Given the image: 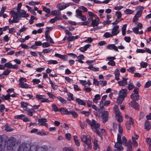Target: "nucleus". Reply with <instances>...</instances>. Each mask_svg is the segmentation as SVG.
Segmentation results:
<instances>
[{"label":"nucleus","mask_w":151,"mask_h":151,"mask_svg":"<svg viewBox=\"0 0 151 151\" xmlns=\"http://www.w3.org/2000/svg\"><path fill=\"white\" fill-rule=\"evenodd\" d=\"M74 5V4L73 3H66L65 5H61L60 4H58L57 7L58 8L59 10L60 11H61L65 9L66 8L70 6H72Z\"/></svg>","instance_id":"9d476101"},{"label":"nucleus","mask_w":151,"mask_h":151,"mask_svg":"<svg viewBox=\"0 0 151 151\" xmlns=\"http://www.w3.org/2000/svg\"><path fill=\"white\" fill-rule=\"evenodd\" d=\"M93 40V39L91 37H89L87 39L85 40L84 42L86 43H90Z\"/></svg>","instance_id":"e2e57ef3"},{"label":"nucleus","mask_w":151,"mask_h":151,"mask_svg":"<svg viewBox=\"0 0 151 151\" xmlns=\"http://www.w3.org/2000/svg\"><path fill=\"white\" fill-rule=\"evenodd\" d=\"M101 99L100 96L99 94H96L94 96V98L93 99V101L94 103L96 104L98 102V101Z\"/></svg>","instance_id":"2f4dec72"},{"label":"nucleus","mask_w":151,"mask_h":151,"mask_svg":"<svg viewBox=\"0 0 151 151\" xmlns=\"http://www.w3.org/2000/svg\"><path fill=\"white\" fill-rule=\"evenodd\" d=\"M10 13L12 14H14L17 19L19 20L21 18H27L29 17V14L26 13L25 11L24 10H21V11H17L16 12L14 11H11Z\"/></svg>","instance_id":"20e7f679"},{"label":"nucleus","mask_w":151,"mask_h":151,"mask_svg":"<svg viewBox=\"0 0 151 151\" xmlns=\"http://www.w3.org/2000/svg\"><path fill=\"white\" fill-rule=\"evenodd\" d=\"M127 90L126 88L122 89L121 90L119 93V95L124 98L126 97L127 95Z\"/></svg>","instance_id":"2eb2a0df"},{"label":"nucleus","mask_w":151,"mask_h":151,"mask_svg":"<svg viewBox=\"0 0 151 151\" xmlns=\"http://www.w3.org/2000/svg\"><path fill=\"white\" fill-rule=\"evenodd\" d=\"M19 85L20 87L22 88H30V86L26 83H21L19 84Z\"/></svg>","instance_id":"cd10ccee"},{"label":"nucleus","mask_w":151,"mask_h":151,"mask_svg":"<svg viewBox=\"0 0 151 151\" xmlns=\"http://www.w3.org/2000/svg\"><path fill=\"white\" fill-rule=\"evenodd\" d=\"M119 26L118 25L114 26L112 29L111 33L113 36L116 35L120 32V30L119 29Z\"/></svg>","instance_id":"9b49d317"},{"label":"nucleus","mask_w":151,"mask_h":151,"mask_svg":"<svg viewBox=\"0 0 151 151\" xmlns=\"http://www.w3.org/2000/svg\"><path fill=\"white\" fill-rule=\"evenodd\" d=\"M139 138V136L135 133H134V136L132 137V144L135 147L137 146L138 144L136 140L138 139Z\"/></svg>","instance_id":"ddd939ff"},{"label":"nucleus","mask_w":151,"mask_h":151,"mask_svg":"<svg viewBox=\"0 0 151 151\" xmlns=\"http://www.w3.org/2000/svg\"><path fill=\"white\" fill-rule=\"evenodd\" d=\"M115 117L117 121L119 123L123 122V119L122 117V114L121 113L116 114Z\"/></svg>","instance_id":"5701e85b"},{"label":"nucleus","mask_w":151,"mask_h":151,"mask_svg":"<svg viewBox=\"0 0 151 151\" xmlns=\"http://www.w3.org/2000/svg\"><path fill=\"white\" fill-rule=\"evenodd\" d=\"M133 119L132 118H130L129 121L127 122L126 123L127 128L128 130H130L131 127L133 126Z\"/></svg>","instance_id":"aec40b11"},{"label":"nucleus","mask_w":151,"mask_h":151,"mask_svg":"<svg viewBox=\"0 0 151 151\" xmlns=\"http://www.w3.org/2000/svg\"><path fill=\"white\" fill-rule=\"evenodd\" d=\"M10 94L8 93L6 95H3L0 97L1 99L3 100H9L10 102L13 103V101L10 98Z\"/></svg>","instance_id":"f3484780"},{"label":"nucleus","mask_w":151,"mask_h":151,"mask_svg":"<svg viewBox=\"0 0 151 151\" xmlns=\"http://www.w3.org/2000/svg\"><path fill=\"white\" fill-rule=\"evenodd\" d=\"M43 10L47 14H50V9L45 6H44L43 8Z\"/></svg>","instance_id":"13d9d810"},{"label":"nucleus","mask_w":151,"mask_h":151,"mask_svg":"<svg viewBox=\"0 0 151 151\" xmlns=\"http://www.w3.org/2000/svg\"><path fill=\"white\" fill-rule=\"evenodd\" d=\"M120 73L118 69H116L115 70V79L119 81V78Z\"/></svg>","instance_id":"f704fd0d"},{"label":"nucleus","mask_w":151,"mask_h":151,"mask_svg":"<svg viewBox=\"0 0 151 151\" xmlns=\"http://www.w3.org/2000/svg\"><path fill=\"white\" fill-rule=\"evenodd\" d=\"M127 27V24H125L123 25L122 28V35L123 36H124L126 35Z\"/></svg>","instance_id":"72a5a7b5"},{"label":"nucleus","mask_w":151,"mask_h":151,"mask_svg":"<svg viewBox=\"0 0 151 151\" xmlns=\"http://www.w3.org/2000/svg\"><path fill=\"white\" fill-rule=\"evenodd\" d=\"M8 110V109L6 108L4 104H1L0 105V112H2L4 111L6 112Z\"/></svg>","instance_id":"37998d69"},{"label":"nucleus","mask_w":151,"mask_h":151,"mask_svg":"<svg viewBox=\"0 0 151 151\" xmlns=\"http://www.w3.org/2000/svg\"><path fill=\"white\" fill-rule=\"evenodd\" d=\"M47 121V119L45 118H41L38 120L39 123L40 125L47 127L48 124L46 123Z\"/></svg>","instance_id":"6ab92c4d"},{"label":"nucleus","mask_w":151,"mask_h":151,"mask_svg":"<svg viewBox=\"0 0 151 151\" xmlns=\"http://www.w3.org/2000/svg\"><path fill=\"white\" fill-rule=\"evenodd\" d=\"M27 79L23 77L20 78L19 80V84L21 83H24V82L27 81Z\"/></svg>","instance_id":"864d4df0"},{"label":"nucleus","mask_w":151,"mask_h":151,"mask_svg":"<svg viewBox=\"0 0 151 151\" xmlns=\"http://www.w3.org/2000/svg\"><path fill=\"white\" fill-rule=\"evenodd\" d=\"M59 111L61 112L62 114L69 115V111H68L65 108H61L59 109Z\"/></svg>","instance_id":"bb28decb"},{"label":"nucleus","mask_w":151,"mask_h":151,"mask_svg":"<svg viewBox=\"0 0 151 151\" xmlns=\"http://www.w3.org/2000/svg\"><path fill=\"white\" fill-rule=\"evenodd\" d=\"M124 12L126 14H131L133 13L134 11L127 9L124 11Z\"/></svg>","instance_id":"c03bdc74"},{"label":"nucleus","mask_w":151,"mask_h":151,"mask_svg":"<svg viewBox=\"0 0 151 151\" xmlns=\"http://www.w3.org/2000/svg\"><path fill=\"white\" fill-rule=\"evenodd\" d=\"M76 16L77 18H78L80 17H81L82 14V12L81 10L77 9L76 11Z\"/></svg>","instance_id":"4c0bfd02"},{"label":"nucleus","mask_w":151,"mask_h":151,"mask_svg":"<svg viewBox=\"0 0 151 151\" xmlns=\"http://www.w3.org/2000/svg\"><path fill=\"white\" fill-rule=\"evenodd\" d=\"M46 29H47L46 30L45 33V37L46 40L47 41H49L51 43L54 44V42L50 36H49V30L50 31H51L52 29V27H46Z\"/></svg>","instance_id":"6e6552de"},{"label":"nucleus","mask_w":151,"mask_h":151,"mask_svg":"<svg viewBox=\"0 0 151 151\" xmlns=\"http://www.w3.org/2000/svg\"><path fill=\"white\" fill-rule=\"evenodd\" d=\"M127 78H124L122 80L119 81L118 83L120 86H125L127 84Z\"/></svg>","instance_id":"a211bd4d"},{"label":"nucleus","mask_w":151,"mask_h":151,"mask_svg":"<svg viewBox=\"0 0 151 151\" xmlns=\"http://www.w3.org/2000/svg\"><path fill=\"white\" fill-rule=\"evenodd\" d=\"M129 106L133 107L136 110H139V108L138 104H129Z\"/></svg>","instance_id":"5fc2aeb1"},{"label":"nucleus","mask_w":151,"mask_h":151,"mask_svg":"<svg viewBox=\"0 0 151 151\" xmlns=\"http://www.w3.org/2000/svg\"><path fill=\"white\" fill-rule=\"evenodd\" d=\"M69 113V115L71 114L73 117H76L78 116L77 114L73 110H70Z\"/></svg>","instance_id":"49530a36"},{"label":"nucleus","mask_w":151,"mask_h":151,"mask_svg":"<svg viewBox=\"0 0 151 151\" xmlns=\"http://www.w3.org/2000/svg\"><path fill=\"white\" fill-rule=\"evenodd\" d=\"M125 145L127 146V151H131L132 149V145L128 143L126 145Z\"/></svg>","instance_id":"052dcab7"},{"label":"nucleus","mask_w":151,"mask_h":151,"mask_svg":"<svg viewBox=\"0 0 151 151\" xmlns=\"http://www.w3.org/2000/svg\"><path fill=\"white\" fill-rule=\"evenodd\" d=\"M95 18L94 19H93L91 24L93 27L98 26L99 24L100 21L99 18L97 16H96Z\"/></svg>","instance_id":"dca6fc26"},{"label":"nucleus","mask_w":151,"mask_h":151,"mask_svg":"<svg viewBox=\"0 0 151 151\" xmlns=\"http://www.w3.org/2000/svg\"><path fill=\"white\" fill-rule=\"evenodd\" d=\"M47 149V147L45 145L38 147L36 145H33L31 146L30 145L29 151H45Z\"/></svg>","instance_id":"423d86ee"},{"label":"nucleus","mask_w":151,"mask_h":151,"mask_svg":"<svg viewBox=\"0 0 151 151\" xmlns=\"http://www.w3.org/2000/svg\"><path fill=\"white\" fill-rule=\"evenodd\" d=\"M78 122L79 124L82 129H84L85 127H87V125L86 121H84L82 122L81 120H79Z\"/></svg>","instance_id":"c85d7f7f"},{"label":"nucleus","mask_w":151,"mask_h":151,"mask_svg":"<svg viewBox=\"0 0 151 151\" xmlns=\"http://www.w3.org/2000/svg\"><path fill=\"white\" fill-rule=\"evenodd\" d=\"M150 86H151V81H149L145 83L144 87L145 88H148Z\"/></svg>","instance_id":"bf43d9fd"},{"label":"nucleus","mask_w":151,"mask_h":151,"mask_svg":"<svg viewBox=\"0 0 151 151\" xmlns=\"http://www.w3.org/2000/svg\"><path fill=\"white\" fill-rule=\"evenodd\" d=\"M12 15V16L13 17V19L11 20V19H9V23L10 24L13 23H17L19 22V20L17 19L15 15L14 14Z\"/></svg>","instance_id":"393cba45"},{"label":"nucleus","mask_w":151,"mask_h":151,"mask_svg":"<svg viewBox=\"0 0 151 151\" xmlns=\"http://www.w3.org/2000/svg\"><path fill=\"white\" fill-rule=\"evenodd\" d=\"M6 6H2L0 12V17H1L4 14L5 10L6 9Z\"/></svg>","instance_id":"4d7b16f0"},{"label":"nucleus","mask_w":151,"mask_h":151,"mask_svg":"<svg viewBox=\"0 0 151 151\" xmlns=\"http://www.w3.org/2000/svg\"><path fill=\"white\" fill-rule=\"evenodd\" d=\"M103 36L106 38H108L111 37L113 36L112 34H111L109 32H106L104 33Z\"/></svg>","instance_id":"09e8293b"},{"label":"nucleus","mask_w":151,"mask_h":151,"mask_svg":"<svg viewBox=\"0 0 151 151\" xmlns=\"http://www.w3.org/2000/svg\"><path fill=\"white\" fill-rule=\"evenodd\" d=\"M78 38V35H76L75 36H68L67 38V40L69 42L74 41L76 39H77Z\"/></svg>","instance_id":"a878e982"},{"label":"nucleus","mask_w":151,"mask_h":151,"mask_svg":"<svg viewBox=\"0 0 151 151\" xmlns=\"http://www.w3.org/2000/svg\"><path fill=\"white\" fill-rule=\"evenodd\" d=\"M87 122L91 126L92 130L95 132L98 135L100 136L101 134L98 130L100 128V125L94 119L91 121L89 119L86 120Z\"/></svg>","instance_id":"7ed1b4c3"},{"label":"nucleus","mask_w":151,"mask_h":151,"mask_svg":"<svg viewBox=\"0 0 151 151\" xmlns=\"http://www.w3.org/2000/svg\"><path fill=\"white\" fill-rule=\"evenodd\" d=\"M49 83L51 85V86L52 88L54 90L57 89L58 88V86L57 85H54L52 81L50 79V78H49Z\"/></svg>","instance_id":"c9c22d12"},{"label":"nucleus","mask_w":151,"mask_h":151,"mask_svg":"<svg viewBox=\"0 0 151 151\" xmlns=\"http://www.w3.org/2000/svg\"><path fill=\"white\" fill-rule=\"evenodd\" d=\"M58 100L63 104H65L66 103V101L63 98L59 96L58 98Z\"/></svg>","instance_id":"680f3d73"},{"label":"nucleus","mask_w":151,"mask_h":151,"mask_svg":"<svg viewBox=\"0 0 151 151\" xmlns=\"http://www.w3.org/2000/svg\"><path fill=\"white\" fill-rule=\"evenodd\" d=\"M55 57L59 58L60 59L64 60L66 61L67 60L68 56L65 55H61L60 54L56 53L55 55Z\"/></svg>","instance_id":"412c9836"},{"label":"nucleus","mask_w":151,"mask_h":151,"mask_svg":"<svg viewBox=\"0 0 151 151\" xmlns=\"http://www.w3.org/2000/svg\"><path fill=\"white\" fill-rule=\"evenodd\" d=\"M131 97L133 100V101L131 102V103H132V102H133V103L132 104H138V103H137L136 101L139 99V94H131Z\"/></svg>","instance_id":"f8f14e48"},{"label":"nucleus","mask_w":151,"mask_h":151,"mask_svg":"<svg viewBox=\"0 0 151 151\" xmlns=\"http://www.w3.org/2000/svg\"><path fill=\"white\" fill-rule=\"evenodd\" d=\"M14 117L16 119H22L25 122L30 121L29 119L25 115L23 114L15 115L14 116Z\"/></svg>","instance_id":"1a4fd4ad"},{"label":"nucleus","mask_w":151,"mask_h":151,"mask_svg":"<svg viewBox=\"0 0 151 151\" xmlns=\"http://www.w3.org/2000/svg\"><path fill=\"white\" fill-rule=\"evenodd\" d=\"M46 61L48 62V64L49 65L56 64L58 63V62L56 60H50Z\"/></svg>","instance_id":"79ce46f5"},{"label":"nucleus","mask_w":151,"mask_h":151,"mask_svg":"<svg viewBox=\"0 0 151 151\" xmlns=\"http://www.w3.org/2000/svg\"><path fill=\"white\" fill-rule=\"evenodd\" d=\"M151 128V125L150 122L146 120L144 124V129L147 131L149 130Z\"/></svg>","instance_id":"4be33fe9"},{"label":"nucleus","mask_w":151,"mask_h":151,"mask_svg":"<svg viewBox=\"0 0 151 151\" xmlns=\"http://www.w3.org/2000/svg\"><path fill=\"white\" fill-rule=\"evenodd\" d=\"M118 126H119L118 131H119V133L120 134H118L120 135L121 136V135H122V134L123 132V129H122V127H121V126L120 123L119 124Z\"/></svg>","instance_id":"3c124183"},{"label":"nucleus","mask_w":151,"mask_h":151,"mask_svg":"<svg viewBox=\"0 0 151 151\" xmlns=\"http://www.w3.org/2000/svg\"><path fill=\"white\" fill-rule=\"evenodd\" d=\"M28 105L29 104H21V107L23 108L24 110L28 111L30 109L27 107Z\"/></svg>","instance_id":"8fccbe9b"},{"label":"nucleus","mask_w":151,"mask_h":151,"mask_svg":"<svg viewBox=\"0 0 151 151\" xmlns=\"http://www.w3.org/2000/svg\"><path fill=\"white\" fill-rule=\"evenodd\" d=\"M100 107L101 108L99 109V113L102 114V121L103 123H105L108 119L109 113L107 111H104L103 106H102Z\"/></svg>","instance_id":"39448f33"},{"label":"nucleus","mask_w":151,"mask_h":151,"mask_svg":"<svg viewBox=\"0 0 151 151\" xmlns=\"http://www.w3.org/2000/svg\"><path fill=\"white\" fill-rule=\"evenodd\" d=\"M135 70V68L134 67H131L127 69V71L129 72L133 73Z\"/></svg>","instance_id":"69168bd1"},{"label":"nucleus","mask_w":151,"mask_h":151,"mask_svg":"<svg viewBox=\"0 0 151 151\" xmlns=\"http://www.w3.org/2000/svg\"><path fill=\"white\" fill-rule=\"evenodd\" d=\"M113 110L115 115L121 113L119 107L116 105H114Z\"/></svg>","instance_id":"ea45409f"},{"label":"nucleus","mask_w":151,"mask_h":151,"mask_svg":"<svg viewBox=\"0 0 151 151\" xmlns=\"http://www.w3.org/2000/svg\"><path fill=\"white\" fill-rule=\"evenodd\" d=\"M147 63L144 62L142 61L140 63V65L142 68H145L147 66Z\"/></svg>","instance_id":"6e6d98bb"},{"label":"nucleus","mask_w":151,"mask_h":151,"mask_svg":"<svg viewBox=\"0 0 151 151\" xmlns=\"http://www.w3.org/2000/svg\"><path fill=\"white\" fill-rule=\"evenodd\" d=\"M88 106V107L92 106V108L95 109V110L98 111L99 110V109L101 108L100 107L102 106H103V104H100V106L99 108L97 107L94 104H87Z\"/></svg>","instance_id":"e433bc0d"},{"label":"nucleus","mask_w":151,"mask_h":151,"mask_svg":"<svg viewBox=\"0 0 151 151\" xmlns=\"http://www.w3.org/2000/svg\"><path fill=\"white\" fill-rule=\"evenodd\" d=\"M134 87V86L133 85L132 82H130L128 84V89L131 91L132 90Z\"/></svg>","instance_id":"de8ad7c7"},{"label":"nucleus","mask_w":151,"mask_h":151,"mask_svg":"<svg viewBox=\"0 0 151 151\" xmlns=\"http://www.w3.org/2000/svg\"><path fill=\"white\" fill-rule=\"evenodd\" d=\"M12 65V64L10 63H7L4 64V68L6 67L9 68H11Z\"/></svg>","instance_id":"0e129e2a"},{"label":"nucleus","mask_w":151,"mask_h":151,"mask_svg":"<svg viewBox=\"0 0 151 151\" xmlns=\"http://www.w3.org/2000/svg\"><path fill=\"white\" fill-rule=\"evenodd\" d=\"M14 137L9 138L7 144L8 149L12 148V151H29L30 145L29 144L22 143L20 145L15 142Z\"/></svg>","instance_id":"f257e3e1"},{"label":"nucleus","mask_w":151,"mask_h":151,"mask_svg":"<svg viewBox=\"0 0 151 151\" xmlns=\"http://www.w3.org/2000/svg\"><path fill=\"white\" fill-rule=\"evenodd\" d=\"M76 101L78 104H86V103L85 101L80 99L78 98H76Z\"/></svg>","instance_id":"a19ab883"},{"label":"nucleus","mask_w":151,"mask_h":151,"mask_svg":"<svg viewBox=\"0 0 151 151\" xmlns=\"http://www.w3.org/2000/svg\"><path fill=\"white\" fill-rule=\"evenodd\" d=\"M124 98L121 96H119L117 99L116 103L117 104H122L124 99Z\"/></svg>","instance_id":"58836bf2"},{"label":"nucleus","mask_w":151,"mask_h":151,"mask_svg":"<svg viewBox=\"0 0 151 151\" xmlns=\"http://www.w3.org/2000/svg\"><path fill=\"white\" fill-rule=\"evenodd\" d=\"M10 37H9L7 35H5L3 37V39L1 40V41H3L4 42H7L10 40Z\"/></svg>","instance_id":"603ef678"},{"label":"nucleus","mask_w":151,"mask_h":151,"mask_svg":"<svg viewBox=\"0 0 151 151\" xmlns=\"http://www.w3.org/2000/svg\"><path fill=\"white\" fill-rule=\"evenodd\" d=\"M122 142L121 140V137L120 135L117 134V142L114 145V147L119 150H123L122 147Z\"/></svg>","instance_id":"0eeeda50"},{"label":"nucleus","mask_w":151,"mask_h":151,"mask_svg":"<svg viewBox=\"0 0 151 151\" xmlns=\"http://www.w3.org/2000/svg\"><path fill=\"white\" fill-rule=\"evenodd\" d=\"M106 48L108 50H113L115 51L119 52L117 47L114 44H109L106 46Z\"/></svg>","instance_id":"4468645a"},{"label":"nucleus","mask_w":151,"mask_h":151,"mask_svg":"<svg viewBox=\"0 0 151 151\" xmlns=\"http://www.w3.org/2000/svg\"><path fill=\"white\" fill-rule=\"evenodd\" d=\"M61 14V13L58 10H55L52 11L51 12V14L53 16H60Z\"/></svg>","instance_id":"7c9ffc66"},{"label":"nucleus","mask_w":151,"mask_h":151,"mask_svg":"<svg viewBox=\"0 0 151 151\" xmlns=\"http://www.w3.org/2000/svg\"><path fill=\"white\" fill-rule=\"evenodd\" d=\"M93 148L95 150H96L97 149H99V145L98 144L97 141L96 139H94L93 141Z\"/></svg>","instance_id":"c756f323"},{"label":"nucleus","mask_w":151,"mask_h":151,"mask_svg":"<svg viewBox=\"0 0 151 151\" xmlns=\"http://www.w3.org/2000/svg\"><path fill=\"white\" fill-rule=\"evenodd\" d=\"M82 141L84 143L83 146L84 147V150L87 151L89 149L91 148V137L88 134L81 135V137Z\"/></svg>","instance_id":"f03ea898"},{"label":"nucleus","mask_w":151,"mask_h":151,"mask_svg":"<svg viewBox=\"0 0 151 151\" xmlns=\"http://www.w3.org/2000/svg\"><path fill=\"white\" fill-rule=\"evenodd\" d=\"M115 15L117 17L118 19H120L122 16V14L121 12L117 11L115 13Z\"/></svg>","instance_id":"a18cd8bd"},{"label":"nucleus","mask_w":151,"mask_h":151,"mask_svg":"<svg viewBox=\"0 0 151 151\" xmlns=\"http://www.w3.org/2000/svg\"><path fill=\"white\" fill-rule=\"evenodd\" d=\"M32 82L34 84H38L40 83V81L39 79L35 78L32 80Z\"/></svg>","instance_id":"774afa93"},{"label":"nucleus","mask_w":151,"mask_h":151,"mask_svg":"<svg viewBox=\"0 0 151 151\" xmlns=\"http://www.w3.org/2000/svg\"><path fill=\"white\" fill-rule=\"evenodd\" d=\"M146 51L145 50L142 49H137L136 50V52L137 53H145Z\"/></svg>","instance_id":"338daca9"},{"label":"nucleus","mask_w":151,"mask_h":151,"mask_svg":"<svg viewBox=\"0 0 151 151\" xmlns=\"http://www.w3.org/2000/svg\"><path fill=\"white\" fill-rule=\"evenodd\" d=\"M144 8V7L143 6H141L140 8V10L138 11L137 12L136 14H135V16H137V17H140L142 13V10Z\"/></svg>","instance_id":"473e14b6"},{"label":"nucleus","mask_w":151,"mask_h":151,"mask_svg":"<svg viewBox=\"0 0 151 151\" xmlns=\"http://www.w3.org/2000/svg\"><path fill=\"white\" fill-rule=\"evenodd\" d=\"M91 46L90 44H86L83 47H81L79 48V50L81 52H84L87 50Z\"/></svg>","instance_id":"b1692460"}]
</instances>
